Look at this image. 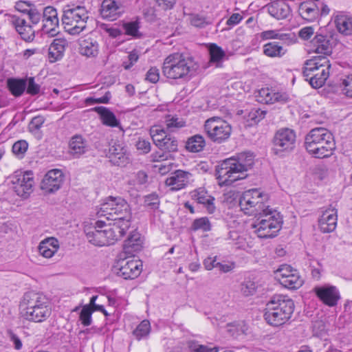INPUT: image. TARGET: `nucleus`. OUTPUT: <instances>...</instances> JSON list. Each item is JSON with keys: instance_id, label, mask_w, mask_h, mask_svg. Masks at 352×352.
<instances>
[{"instance_id": "f03ea898", "label": "nucleus", "mask_w": 352, "mask_h": 352, "mask_svg": "<svg viewBox=\"0 0 352 352\" xmlns=\"http://www.w3.org/2000/svg\"><path fill=\"white\" fill-rule=\"evenodd\" d=\"M97 214L113 221L111 226L118 230V232L125 234L130 227L131 210L127 201L121 197H109L100 205Z\"/></svg>"}, {"instance_id": "39448f33", "label": "nucleus", "mask_w": 352, "mask_h": 352, "mask_svg": "<svg viewBox=\"0 0 352 352\" xmlns=\"http://www.w3.org/2000/svg\"><path fill=\"white\" fill-rule=\"evenodd\" d=\"M294 310V301L287 296H274L266 305L264 318L266 322L274 327L285 324Z\"/></svg>"}, {"instance_id": "338daca9", "label": "nucleus", "mask_w": 352, "mask_h": 352, "mask_svg": "<svg viewBox=\"0 0 352 352\" xmlns=\"http://www.w3.org/2000/svg\"><path fill=\"white\" fill-rule=\"evenodd\" d=\"M314 33V29L312 27H305L302 28L299 32V36L304 39L308 40Z\"/></svg>"}, {"instance_id": "3c124183", "label": "nucleus", "mask_w": 352, "mask_h": 352, "mask_svg": "<svg viewBox=\"0 0 352 352\" xmlns=\"http://www.w3.org/2000/svg\"><path fill=\"white\" fill-rule=\"evenodd\" d=\"M45 121V118L42 116H37L32 118L28 129L32 133H36L41 128Z\"/></svg>"}, {"instance_id": "7c9ffc66", "label": "nucleus", "mask_w": 352, "mask_h": 352, "mask_svg": "<svg viewBox=\"0 0 352 352\" xmlns=\"http://www.w3.org/2000/svg\"><path fill=\"white\" fill-rule=\"evenodd\" d=\"M87 147V141L80 135H74L69 143V153L75 158L85 153Z\"/></svg>"}, {"instance_id": "412c9836", "label": "nucleus", "mask_w": 352, "mask_h": 352, "mask_svg": "<svg viewBox=\"0 0 352 352\" xmlns=\"http://www.w3.org/2000/svg\"><path fill=\"white\" fill-rule=\"evenodd\" d=\"M258 102L266 104H273L275 102L286 103L289 101V97L285 92H276L268 87L262 88L256 95Z\"/></svg>"}, {"instance_id": "e2e57ef3", "label": "nucleus", "mask_w": 352, "mask_h": 352, "mask_svg": "<svg viewBox=\"0 0 352 352\" xmlns=\"http://www.w3.org/2000/svg\"><path fill=\"white\" fill-rule=\"evenodd\" d=\"M160 74L159 70L156 67H151L146 73V80L155 83L159 80Z\"/></svg>"}, {"instance_id": "774afa93", "label": "nucleus", "mask_w": 352, "mask_h": 352, "mask_svg": "<svg viewBox=\"0 0 352 352\" xmlns=\"http://www.w3.org/2000/svg\"><path fill=\"white\" fill-rule=\"evenodd\" d=\"M216 266H217V268L221 272L227 273L232 271L234 268L235 265L234 263H221L218 262V263L216 264Z\"/></svg>"}, {"instance_id": "393cba45", "label": "nucleus", "mask_w": 352, "mask_h": 352, "mask_svg": "<svg viewBox=\"0 0 352 352\" xmlns=\"http://www.w3.org/2000/svg\"><path fill=\"white\" fill-rule=\"evenodd\" d=\"M311 45L314 52L322 54L320 56L327 57L332 52L331 39L328 36L316 34L311 40Z\"/></svg>"}, {"instance_id": "7ed1b4c3", "label": "nucleus", "mask_w": 352, "mask_h": 352, "mask_svg": "<svg viewBox=\"0 0 352 352\" xmlns=\"http://www.w3.org/2000/svg\"><path fill=\"white\" fill-rule=\"evenodd\" d=\"M20 309L23 319L34 322H44L52 314L46 296L33 291L25 293L20 302Z\"/></svg>"}, {"instance_id": "13d9d810", "label": "nucleus", "mask_w": 352, "mask_h": 352, "mask_svg": "<svg viewBox=\"0 0 352 352\" xmlns=\"http://www.w3.org/2000/svg\"><path fill=\"white\" fill-rule=\"evenodd\" d=\"M28 144L25 140H19L12 146V151L16 155H23L28 150Z\"/></svg>"}, {"instance_id": "e433bc0d", "label": "nucleus", "mask_w": 352, "mask_h": 352, "mask_svg": "<svg viewBox=\"0 0 352 352\" xmlns=\"http://www.w3.org/2000/svg\"><path fill=\"white\" fill-rule=\"evenodd\" d=\"M263 54L268 57H282L287 50L282 45L276 41L269 42L263 47Z\"/></svg>"}, {"instance_id": "c756f323", "label": "nucleus", "mask_w": 352, "mask_h": 352, "mask_svg": "<svg viewBox=\"0 0 352 352\" xmlns=\"http://www.w3.org/2000/svg\"><path fill=\"white\" fill-rule=\"evenodd\" d=\"M267 7L269 14L278 20L286 19L290 15V7L284 0L272 1Z\"/></svg>"}, {"instance_id": "dca6fc26", "label": "nucleus", "mask_w": 352, "mask_h": 352, "mask_svg": "<svg viewBox=\"0 0 352 352\" xmlns=\"http://www.w3.org/2000/svg\"><path fill=\"white\" fill-rule=\"evenodd\" d=\"M142 270V263L139 260L125 258L120 259L114 267V271L118 276L124 279H133L137 278Z\"/></svg>"}, {"instance_id": "8fccbe9b", "label": "nucleus", "mask_w": 352, "mask_h": 352, "mask_svg": "<svg viewBox=\"0 0 352 352\" xmlns=\"http://www.w3.org/2000/svg\"><path fill=\"white\" fill-rule=\"evenodd\" d=\"M93 313V310H91V307L89 305H85L80 313V320L82 324L84 326H89L91 324L92 319L91 315Z\"/></svg>"}, {"instance_id": "5fc2aeb1", "label": "nucleus", "mask_w": 352, "mask_h": 352, "mask_svg": "<svg viewBox=\"0 0 352 352\" xmlns=\"http://www.w3.org/2000/svg\"><path fill=\"white\" fill-rule=\"evenodd\" d=\"M139 28L140 26L138 21H131L124 24L126 34L132 36H139Z\"/></svg>"}, {"instance_id": "37998d69", "label": "nucleus", "mask_w": 352, "mask_h": 352, "mask_svg": "<svg viewBox=\"0 0 352 352\" xmlns=\"http://www.w3.org/2000/svg\"><path fill=\"white\" fill-rule=\"evenodd\" d=\"M80 53L87 57L95 56L98 54V45L89 40H84L80 45Z\"/></svg>"}, {"instance_id": "bf43d9fd", "label": "nucleus", "mask_w": 352, "mask_h": 352, "mask_svg": "<svg viewBox=\"0 0 352 352\" xmlns=\"http://www.w3.org/2000/svg\"><path fill=\"white\" fill-rule=\"evenodd\" d=\"M110 98H111V93L109 91H107L101 98H96L94 97L87 98L85 100V102H86V104H90V105L94 104H100V103L108 104L109 102Z\"/></svg>"}, {"instance_id": "052dcab7", "label": "nucleus", "mask_w": 352, "mask_h": 352, "mask_svg": "<svg viewBox=\"0 0 352 352\" xmlns=\"http://www.w3.org/2000/svg\"><path fill=\"white\" fill-rule=\"evenodd\" d=\"M136 148L142 153L146 154L151 151V145L148 140L142 138H139L136 142Z\"/></svg>"}, {"instance_id": "f3484780", "label": "nucleus", "mask_w": 352, "mask_h": 352, "mask_svg": "<svg viewBox=\"0 0 352 352\" xmlns=\"http://www.w3.org/2000/svg\"><path fill=\"white\" fill-rule=\"evenodd\" d=\"M64 181V175L60 169L49 170L41 183V188L45 193H53L60 189Z\"/></svg>"}, {"instance_id": "1a4fd4ad", "label": "nucleus", "mask_w": 352, "mask_h": 352, "mask_svg": "<svg viewBox=\"0 0 352 352\" xmlns=\"http://www.w3.org/2000/svg\"><path fill=\"white\" fill-rule=\"evenodd\" d=\"M88 19V12L84 6L71 8L67 6L63 10L62 23L67 32L71 35H77L86 28Z\"/></svg>"}, {"instance_id": "9d476101", "label": "nucleus", "mask_w": 352, "mask_h": 352, "mask_svg": "<svg viewBox=\"0 0 352 352\" xmlns=\"http://www.w3.org/2000/svg\"><path fill=\"white\" fill-rule=\"evenodd\" d=\"M266 199V195L258 189H250L245 191L240 197L239 206L245 214L257 217L258 214L269 208L264 204Z\"/></svg>"}, {"instance_id": "20e7f679", "label": "nucleus", "mask_w": 352, "mask_h": 352, "mask_svg": "<svg viewBox=\"0 0 352 352\" xmlns=\"http://www.w3.org/2000/svg\"><path fill=\"white\" fill-rule=\"evenodd\" d=\"M197 69L194 58L186 54L173 53L164 60L162 73L170 79H181L191 76Z\"/></svg>"}, {"instance_id": "79ce46f5", "label": "nucleus", "mask_w": 352, "mask_h": 352, "mask_svg": "<svg viewBox=\"0 0 352 352\" xmlns=\"http://www.w3.org/2000/svg\"><path fill=\"white\" fill-rule=\"evenodd\" d=\"M188 21L191 25L197 28H204L212 23L210 18L195 13L188 14Z\"/></svg>"}, {"instance_id": "c9c22d12", "label": "nucleus", "mask_w": 352, "mask_h": 352, "mask_svg": "<svg viewBox=\"0 0 352 352\" xmlns=\"http://www.w3.org/2000/svg\"><path fill=\"white\" fill-rule=\"evenodd\" d=\"M208 48L210 54L209 63L214 65L216 67H221L226 56L225 51L216 43H210Z\"/></svg>"}, {"instance_id": "6ab92c4d", "label": "nucleus", "mask_w": 352, "mask_h": 352, "mask_svg": "<svg viewBox=\"0 0 352 352\" xmlns=\"http://www.w3.org/2000/svg\"><path fill=\"white\" fill-rule=\"evenodd\" d=\"M43 32L54 36L56 34V28L59 25V19L56 9L52 6H47L44 8L43 12Z\"/></svg>"}, {"instance_id": "49530a36", "label": "nucleus", "mask_w": 352, "mask_h": 352, "mask_svg": "<svg viewBox=\"0 0 352 352\" xmlns=\"http://www.w3.org/2000/svg\"><path fill=\"white\" fill-rule=\"evenodd\" d=\"M165 124L167 129L174 131L175 129L184 127L186 122L182 118L177 116L168 115L165 118Z\"/></svg>"}, {"instance_id": "4be33fe9", "label": "nucleus", "mask_w": 352, "mask_h": 352, "mask_svg": "<svg viewBox=\"0 0 352 352\" xmlns=\"http://www.w3.org/2000/svg\"><path fill=\"white\" fill-rule=\"evenodd\" d=\"M336 148V144L333 137L331 139L322 140L313 147H311L307 151L316 158H326L332 155Z\"/></svg>"}, {"instance_id": "473e14b6", "label": "nucleus", "mask_w": 352, "mask_h": 352, "mask_svg": "<svg viewBox=\"0 0 352 352\" xmlns=\"http://www.w3.org/2000/svg\"><path fill=\"white\" fill-rule=\"evenodd\" d=\"M67 42L64 38H55L49 47L48 58L50 63L62 58L65 50Z\"/></svg>"}, {"instance_id": "b1692460", "label": "nucleus", "mask_w": 352, "mask_h": 352, "mask_svg": "<svg viewBox=\"0 0 352 352\" xmlns=\"http://www.w3.org/2000/svg\"><path fill=\"white\" fill-rule=\"evenodd\" d=\"M332 133L327 129L323 127H317L311 129L305 136V146L306 150L313 147L322 140H327L333 138Z\"/></svg>"}, {"instance_id": "f8f14e48", "label": "nucleus", "mask_w": 352, "mask_h": 352, "mask_svg": "<svg viewBox=\"0 0 352 352\" xmlns=\"http://www.w3.org/2000/svg\"><path fill=\"white\" fill-rule=\"evenodd\" d=\"M150 135L155 146L165 152H175L178 149L177 139L160 126H153L150 129Z\"/></svg>"}, {"instance_id": "cd10ccee", "label": "nucleus", "mask_w": 352, "mask_h": 352, "mask_svg": "<svg viewBox=\"0 0 352 352\" xmlns=\"http://www.w3.org/2000/svg\"><path fill=\"white\" fill-rule=\"evenodd\" d=\"M122 12L121 4L114 0H104L101 4L100 14L104 19L116 20Z\"/></svg>"}, {"instance_id": "ddd939ff", "label": "nucleus", "mask_w": 352, "mask_h": 352, "mask_svg": "<svg viewBox=\"0 0 352 352\" xmlns=\"http://www.w3.org/2000/svg\"><path fill=\"white\" fill-rule=\"evenodd\" d=\"M11 183L16 195L26 199L33 191L34 184L33 173L32 171L16 172L11 177Z\"/></svg>"}, {"instance_id": "423d86ee", "label": "nucleus", "mask_w": 352, "mask_h": 352, "mask_svg": "<svg viewBox=\"0 0 352 352\" xmlns=\"http://www.w3.org/2000/svg\"><path fill=\"white\" fill-rule=\"evenodd\" d=\"M255 217L251 227L259 238L275 237L282 228L283 221L280 213L270 207Z\"/></svg>"}, {"instance_id": "f257e3e1", "label": "nucleus", "mask_w": 352, "mask_h": 352, "mask_svg": "<svg viewBox=\"0 0 352 352\" xmlns=\"http://www.w3.org/2000/svg\"><path fill=\"white\" fill-rule=\"evenodd\" d=\"M254 163L250 152L241 153L223 161L216 167V176L220 186H231L234 182L244 179L245 172L251 169Z\"/></svg>"}, {"instance_id": "69168bd1", "label": "nucleus", "mask_w": 352, "mask_h": 352, "mask_svg": "<svg viewBox=\"0 0 352 352\" xmlns=\"http://www.w3.org/2000/svg\"><path fill=\"white\" fill-rule=\"evenodd\" d=\"M25 15L33 24H37L41 19V14L36 10H30Z\"/></svg>"}, {"instance_id": "bb28decb", "label": "nucleus", "mask_w": 352, "mask_h": 352, "mask_svg": "<svg viewBox=\"0 0 352 352\" xmlns=\"http://www.w3.org/2000/svg\"><path fill=\"white\" fill-rule=\"evenodd\" d=\"M190 197L197 204H202L208 213L212 214L215 211L214 198L204 188H199L192 191Z\"/></svg>"}, {"instance_id": "72a5a7b5", "label": "nucleus", "mask_w": 352, "mask_h": 352, "mask_svg": "<svg viewBox=\"0 0 352 352\" xmlns=\"http://www.w3.org/2000/svg\"><path fill=\"white\" fill-rule=\"evenodd\" d=\"M59 243L56 239L50 237L42 241L38 245L39 254L45 258H51L58 251Z\"/></svg>"}, {"instance_id": "4468645a", "label": "nucleus", "mask_w": 352, "mask_h": 352, "mask_svg": "<svg viewBox=\"0 0 352 352\" xmlns=\"http://www.w3.org/2000/svg\"><path fill=\"white\" fill-rule=\"evenodd\" d=\"M296 133L289 129L278 130L273 138V150L275 154L290 152L295 148Z\"/></svg>"}, {"instance_id": "2eb2a0df", "label": "nucleus", "mask_w": 352, "mask_h": 352, "mask_svg": "<svg viewBox=\"0 0 352 352\" xmlns=\"http://www.w3.org/2000/svg\"><path fill=\"white\" fill-rule=\"evenodd\" d=\"M276 278L280 284L289 289H297L304 283L299 272L288 265H283L277 270Z\"/></svg>"}, {"instance_id": "aec40b11", "label": "nucleus", "mask_w": 352, "mask_h": 352, "mask_svg": "<svg viewBox=\"0 0 352 352\" xmlns=\"http://www.w3.org/2000/svg\"><path fill=\"white\" fill-rule=\"evenodd\" d=\"M192 174L182 170H177L166 179L165 184L170 190L177 191L184 188L190 182Z\"/></svg>"}, {"instance_id": "6e6552de", "label": "nucleus", "mask_w": 352, "mask_h": 352, "mask_svg": "<svg viewBox=\"0 0 352 352\" xmlns=\"http://www.w3.org/2000/svg\"><path fill=\"white\" fill-rule=\"evenodd\" d=\"M88 241L96 246L110 245L120 240L125 234L118 232V230L102 220L97 221L92 230H85Z\"/></svg>"}, {"instance_id": "5701e85b", "label": "nucleus", "mask_w": 352, "mask_h": 352, "mask_svg": "<svg viewBox=\"0 0 352 352\" xmlns=\"http://www.w3.org/2000/svg\"><path fill=\"white\" fill-rule=\"evenodd\" d=\"M108 157L113 164L118 166H124L129 162L126 148L116 142L110 146Z\"/></svg>"}, {"instance_id": "ea45409f", "label": "nucleus", "mask_w": 352, "mask_h": 352, "mask_svg": "<svg viewBox=\"0 0 352 352\" xmlns=\"http://www.w3.org/2000/svg\"><path fill=\"white\" fill-rule=\"evenodd\" d=\"M8 89L15 97L21 96L25 91L27 86L25 79L9 78L7 81Z\"/></svg>"}, {"instance_id": "f704fd0d", "label": "nucleus", "mask_w": 352, "mask_h": 352, "mask_svg": "<svg viewBox=\"0 0 352 352\" xmlns=\"http://www.w3.org/2000/svg\"><path fill=\"white\" fill-rule=\"evenodd\" d=\"M92 110L96 112L100 117L103 124L116 127L120 125L119 120L116 118L115 114L105 107H96Z\"/></svg>"}, {"instance_id": "2f4dec72", "label": "nucleus", "mask_w": 352, "mask_h": 352, "mask_svg": "<svg viewBox=\"0 0 352 352\" xmlns=\"http://www.w3.org/2000/svg\"><path fill=\"white\" fill-rule=\"evenodd\" d=\"M142 243V241L140 234L138 232L133 233L124 241L123 245V253L126 257L133 256L135 253L141 250Z\"/></svg>"}, {"instance_id": "9b49d317", "label": "nucleus", "mask_w": 352, "mask_h": 352, "mask_svg": "<svg viewBox=\"0 0 352 352\" xmlns=\"http://www.w3.org/2000/svg\"><path fill=\"white\" fill-rule=\"evenodd\" d=\"M204 131L212 142L221 144L230 137L232 126L225 120L214 116L205 121Z\"/></svg>"}, {"instance_id": "4c0bfd02", "label": "nucleus", "mask_w": 352, "mask_h": 352, "mask_svg": "<svg viewBox=\"0 0 352 352\" xmlns=\"http://www.w3.org/2000/svg\"><path fill=\"white\" fill-rule=\"evenodd\" d=\"M338 30L345 35L352 34V17L346 15H338L335 19Z\"/></svg>"}, {"instance_id": "680f3d73", "label": "nucleus", "mask_w": 352, "mask_h": 352, "mask_svg": "<svg viewBox=\"0 0 352 352\" xmlns=\"http://www.w3.org/2000/svg\"><path fill=\"white\" fill-rule=\"evenodd\" d=\"M139 56L135 51L130 52L128 56V62H123L122 66L125 69H129L138 60Z\"/></svg>"}, {"instance_id": "0eeeda50", "label": "nucleus", "mask_w": 352, "mask_h": 352, "mask_svg": "<svg viewBox=\"0 0 352 352\" xmlns=\"http://www.w3.org/2000/svg\"><path fill=\"white\" fill-rule=\"evenodd\" d=\"M331 64L326 56H315L307 60L303 68V76L310 85L318 89L321 87L329 76Z\"/></svg>"}, {"instance_id": "09e8293b", "label": "nucleus", "mask_w": 352, "mask_h": 352, "mask_svg": "<svg viewBox=\"0 0 352 352\" xmlns=\"http://www.w3.org/2000/svg\"><path fill=\"white\" fill-rule=\"evenodd\" d=\"M192 228L194 230H201L204 232H208L211 230V224L207 217H201L194 220Z\"/></svg>"}, {"instance_id": "0e129e2a", "label": "nucleus", "mask_w": 352, "mask_h": 352, "mask_svg": "<svg viewBox=\"0 0 352 352\" xmlns=\"http://www.w3.org/2000/svg\"><path fill=\"white\" fill-rule=\"evenodd\" d=\"M8 334L10 340L14 344V347L16 350H20L22 348V342L21 339L17 336L15 333H14L11 330L8 331Z\"/></svg>"}, {"instance_id": "864d4df0", "label": "nucleus", "mask_w": 352, "mask_h": 352, "mask_svg": "<svg viewBox=\"0 0 352 352\" xmlns=\"http://www.w3.org/2000/svg\"><path fill=\"white\" fill-rule=\"evenodd\" d=\"M189 348L191 352H219V351L218 346L209 347L195 342H191L189 344Z\"/></svg>"}, {"instance_id": "6e6d98bb", "label": "nucleus", "mask_w": 352, "mask_h": 352, "mask_svg": "<svg viewBox=\"0 0 352 352\" xmlns=\"http://www.w3.org/2000/svg\"><path fill=\"white\" fill-rule=\"evenodd\" d=\"M26 80V92L28 94L34 96L40 92L41 87L38 84L36 83L34 77H30Z\"/></svg>"}, {"instance_id": "c85d7f7f", "label": "nucleus", "mask_w": 352, "mask_h": 352, "mask_svg": "<svg viewBox=\"0 0 352 352\" xmlns=\"http://www.w3.org/2000/svg\"><path fill=\"white\" fill-rule=\"evenodd\" d=\"M320 230L324 233L333 232L337 225V211L328 209L323 212L318 221Z\"/></svg>"}, {"instance_id": "58836bf2", "label": "nucleus", "mask_w": 352, "mask_h": 352, "mask_svg": "<svg viewBox=\"0 0 352 352\" xmlns=\"http://www.w3.org/2000/svg\"><path fill=\"white\" fill-rule=\"evenodd\" d=\"M300 12L304 19L311 21L318 15L319 6L314 2L302 3L300 6Z\"/></svg>"}, {"instance_id": "a19ab883", "label": "nucleus", "mask_w": 352, "mask_h": 352, "mask_svg": "<svg viewBox=\"0 0 352 352\" xmlns=\"http://www.w3.org/2000/svg\"><path fill=\"white\" fill-rule=\"evenodd\" d=\"M206 145L204 137L201 135H195L190 137L186 142V148L192 153H197L203 150Z\"/></svg>"}, {"instance_id": "a878e982", "label": "nucleus", "mask_w": 352, "mask_h": 352, "mask_svg": "<svg viewBox=\"0 0 352 352\" xmlns=\"http://www.w3.org/2000/svg\"><path fill=\"white\" fill-rule=\"evenodd\" d=\"M12 25L25 41H32L34 38V30L27 23L26 19L21 16H13L11 20Z\"/></svg>"}, {"instance_id": "a18cd8bd", "label": "nucleus", "mask_w": 352, "mask_h": 352, "mask_svg": "<svg viewBox=\"0 0 352 352\" xmlns=\"http://www.w3.org/2000/svg\"><path fill=\"white\" fill-rule=\"evenodd\" d=\"M256 283L250 278L245 279L240 284L239 287L241 294L245 297L254 295L256 291Z\"/></svg>"}, {"instance_id": "4d7b16f0", "label": "nucleus", "mask_w": 352, "mask_h": 352, "mask_svg": "<svg viewBox=\"0 0 352 352\" xmlns=\"http://www.w3.org/2000/svg\"><path fill=\"white\" fill-rule=\"evenodd\" d=\"M144 204L151 209L155 210L158 208L160 205V199L157 194L153 193L145 196Z\"/></svg>"}, {"instance_id": "603ef678", "label": "nucleus", "mask_w": 352, "mask_h": 352, "mask_svg": "<svg viewBox=\"0 0 352 352\" xmlns=\"http://www.w3.org/2000/svg\"><path fill=\"white\" fill-rule=\"evenodd\" d=\"M266 113V111L261 109H254L248 113V120L251 121L252 124H257L265 117Z\"/></svg>"}, {"instance_id": "c03bdc74", "label": "nucleus", "mask_w": 352, "mask_h": 352, "mask_svg": "<svg viewBox=\"0 0 352 352\" xmlns=\"http://www.w3.org/2000/svg\"><path fill=\"white\" fill-rule=\"evenodd\" d=\"M338 84L344 95L352 98V74L340 77Z\"/></svg>"}, {"instance_id": "de8ad7c7", "label": "nucleus", "mask_w": 352, "mask_h": 352, "mask_svg": "<svg viewBox=\"0 0 352 352\" xmlns=\"http://www.w3.org/2000/svg\"><path fill=\"white\" fill-rule=\"evenodd\" d=\"M151 331V324L150 322L147 320H142L136 329L133 331V333L134 336L138 340H141L142 338L146 337L148 336Z\"/></svg>"}, {"instance_id": "a211bd4d", "label": "nucleus", "mask_w": 352, "mask_h": 352, "mask_svg": "<svg viewBox=\"0 0 352 352\" xmlns=\"http://www.w3.org/2000/svg\"><path fill=\"white\" fill-rule=\"evenodd\" d=\"M313 291L324 304L329 307L336 306L340 298L338 289L333 285H324L315 287Z\"/></svg>"}]
</instances>
